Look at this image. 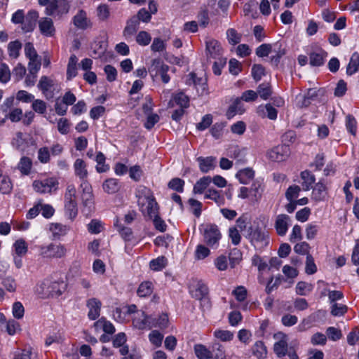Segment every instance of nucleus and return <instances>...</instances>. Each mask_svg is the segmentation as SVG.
I'll return each mask as SVG.
<instances>
[{"mask_svg":"<svg viewBox=\"0 0 359 359\" xmlns=\"http://www.w3.org/2000/svg\"><path fill=\"white\" fill-rule=\"evenodd\" d=\"M248 231L247 238L255 248L262 249L269 245V236L266 230L257 226H250Z\"/></svg>","mask_w":359,"mask_h":359,"instance_id":"f257e3e1","label":"nucleus"},{"mask_svg":"<svg viewBox=\"0 0 359 359\" xmlns=\"http://www.w3.org/2000/svg\"><path fill=\"white\" fill-rule=\"evenodd\" d=\"M203 242L209 248L217 249L222 238V233L215 224H206L203 231Z\"/></svg>","mask_w":359,"mask_h":359,"instance_id":"f03ea898","label":"nucleus"},{"mask_svg":"<svg viewBox=\"0 0 359 359\" xmlns=\"http://www.w3.org/2000/svg\"><path fill=\"white\" fill-rule=\"evenodd\" d=\"M273 351L280 359H283L286 355L289 357V359H299L294 348L288 346L287 338L285 334H283L281 339L274 344Z\"/></svg>","mask_w":359,"mask_h":359,"instance_id":"7ed1b4c3","label":"nucleus"},{"mask_svg":"<svg viewBox=\"0 0 359 359\" xmlns=\"http://www.w3.org/2000/svg\"><path fill=\"white\" fill-rule=\"evenodd\" d=\"M65 247L60 244L50 243L47 246L40 248V254L46 258H62L66 255Z\"/></svg>","mask_w":359,"mask_h":359,"instance_id":"20e7f679","label":"nucleus"},{"mask_svg":"<svg viewBox=\"0 0 359 359\" xmlns=\"http://www.w3.org/2000/svg\"><path fill=\"white\" fill-rule=\"evenodd\" d=\"M58 182L55 178H46L43 180H36L33 182L34 190L41 194L52 193L57 189Z\"/></svg>","mask_w":359,"mask_h":359,"instance_id":"39448f33","label":"nucleus"},{"mask_svg":"<svg viewBox=\"0 0 359 359\" xmlns=\"http://www.w3.org/2000/svg\"><path fill=\"white\" fill-rule=\"evenodd\" d=\"M46 285V293L52 297L60 296L67 290V283L62 279L47 281L43 283Z\"/></svg>","mask_w":359,"mask_h":359,"instance_id":"423d86ee","label":"nucleus"},{"mask_svg":"<svg viewBox=\"0 0 359 359\" xmlns=\"http://www.w3.org/2000/svg\"><path fill=\"white\" fill-rule=\"evenodd\" d=\"M290 154V147L287 144H283L274 147L268 151L269 158L273 161L281 162L287 158Z\"/></svg>","mask_w":359,"mask_h":359,"instance_id":"0eeeda50","label":"nucleus"},{"mask_svg":"<svg viewBox=\"0 0 359 359\" xmlns=\"http://www.w3.org/2000/svg\"><path fill=\"white\" fill-rule=\"evenodd\" d=\"M74 25L79 29L85 30L92 27L90 19L87 17V13L83 9H81L74 16L72 19Z\"/></svg>","mask_w":359,"mask_h":359,"instance_id":"6e6552de","label":"nucleus"},{"mask_svg":"<svg viewBox=\"0 0 359 359\" xmlns=\"http://www.w3.org/2000/svg\"><path fill=\"white\" fill-rule=\"evenodd\" d=\"M39 18V13L36 11H29L24 18L22 24V29L25 32H30L34 30L36 26V20Z\"/></svg>","mask_w":359,"mask_h":359,"instance_id":"1a4fd4ad","label":"nucleus"},{"mask_svg":"<svg viewBox=\"0 0 359 359\" xmlns=\"http://www.w3.org/2000/svg\"><path fill=\"white\" fill-rule=\"evenodd\" d=\"M80 188L82 189V203L86 207H90L93 204V194L91 185L87 180L81 183Z\"/></svg>","mask_w":359,"mask_h":359,"instance_id":"9d476101","label":"nucleus"},{"mask_svg":"<svg viewBox=\"0 0 359 359\" xmlns=\"http://www.w3.org/2000/svg\"><path fill=\"white\" fill-rule=\"evenodd\" d=\"M39 27L41 34L45 36H52L55 34V29L51 18H41L39 21Z\"/></svg>","mask_w":359,"mask_h":359,"instance_id":"9b49d317","label":"nucleus"},{"mask_svg":"<svg viewBox=\"0 0 359 359\" xmlns=\"http://www.w3.org/2000/svg\"><path fill=\"white\" fill-rule=\"evenodd\" d=\"M102 303L96 298H91L87 302V306L89 309L88 316L90 320H96L100 315Z\"/></svg>","mask_w":359,"mask_h":359,"instance_id":"f8f14e48","label":"nucleus"},{"mask_svg":"<svg viewBox=\"0 0 359 359\" xmlns=\"http://www.w3.org/2000/svg\"><path fill=\"white\" fill-rule=\"evenodd\" d=\"M196 160L199 165V169L203 173H207L216 167V158L214 156H199Z\"/></svg>","mask_w":359,"mask_h":359,"instance_id":"ddd939ff","label":"nucleus"},{"mask_svg":"<svg viewBox=\"0 0 359 359\" xmlns=\"http://www.w3.org/2000/svg\"><path fill=\"white\" fill-rule=\"evenodd\" d=\"M136 196L138 198L137 203L142 212H144L142 208L146 201L154 198L151 191L144 186L140 187L137 191Z\"/></svg>","mask_w":359,"mask_h":359,"instance_id":"4468645a","label":"nucleus"},{"mask_svg":"<svg viewBox=\"0 0 359 359\" xmlns=\"http://www.w3.org/2000/svg\"><path fill=\"white\" fill-rule=\"evenodd\" d=\"M290 217L285 214L278 215L275 222V229L279 236H285L288 229Z\"/></svg>","mask_w":359,"mask_h":359,"instance_id":"2eb2a0df","label":"nucleus"},{"mask_svg":"<svg viewBox=\"0 0 359 359\" xmlns=\"http://www.w3.org/2000/svg\"><path fill=\"white\" fill-rule=\"evenodd\" d=\"M139 19L138 18L131 17L126 22V26L125 27L123 31V35L126 39L128 40L131 36H133L139 29Z\"/></svg>","mask_w":359,"mask_h":359,"instance_id":"dca6fc26","label":"nucleus"},{"mask_svg":"<svg viewBox=\"0 0 359 359\" xmlns=\"http://www.w3.org/2000/svg\"><path fill=\"white\" fill-rule=\"evenodd\" d=\"M309 64L312 67H320L324 65L327 53L323 49L311 52L309 54Z\"/></svg>","mask_w":359,"mask_h":359,"instance_id":"f3484780","label":"nucleus"},{"mask_svg":"<svg viewBox=\"0 0 359 359\" xmlns=\"http://www.w3.org/2000/svg\"><path fill=\"white\" fill-rule=\"evenodd\" d=\"M53 86V82L46 76H42L39 80L37 87L41 90L47 99L53 97V92L50 90Z\"/></svg>","mask_w":359,"mask_h":359,"instance_id":"a211bd4d","label":"nucleus"},{"mask_svg":"<svg viewBox=\"0 0 359 359\" xmlns=\"http://www.w3.org/2000/svg\"><path fill=\"white\" fill-rule=\"evenodd\" d=\"M300 177L302 180V186L304 191H308L313 188L316 182V177L311 171L306 170L301 172Z\"/></svg>","mask_w":359,"mask_h":359,"instance_id":"6ab92c4d","label":"nucleus"},{"mask_svg":"<svg viewBox=\"0 0 359 359\" xmlns=\"http://www.w3.org/2000/svg\"><path fill=\"white\" fill-rule=\"evenodd\" d=\"M257 114L262 117L267 116L271 120H276L277 118L278 111L271 104H266L264 106L260 105L257 109Z\"/></svg>","mask_w":359,"mask_h":359,"instance_id":"aec40b11","label":"nucleus"},{"mask_svg":"<svg viewBox=\"0 0 359 359\" xmlns=\"http://www.w3.org/2000/svg\"><path fill=\"white\" fill-rule=\"evenodd\" d=\"M189 76V80L191 81L195 87L197 88L198 92L201 95L208 93L206 79L198 78L194 72L190 73Z\"/></svg>","mask_w":359,"mask_h":359,"instance_id":"412c9836","label":"nucleus"},{"mask_svg":"<svg viewBox=\"0 0 359 359\" xmlns=\"http://www.w3.org/2000/svg\"><path fill=\"white\" fill-rule=\"evenodd\" d=\"M272 51L274 52L276 55L271 56V62L274 66L278 67L280 58L286 54V49L281 43L277 42L274 44Z\"/></svg>","mask_w":359,"mask_h":359,"instance_id":"4be33fe9","label":"nucleus"},{"mask_svg":"<svg viewBox=\"0 0 359 359\" xmlns=\"http://www.w3.org/2000/svg\"><path fill=\"white\" fill-rule=\"evenodd\" d=\"M74 168L75 175L78 176L82 182H83V180H86V179L88 177V171L86 169V164L83 160L77 158L74 162Z\"/></svg>","mask_w":359,"mask_h":359,"instance_id":"5701e85b","label":"nucleus"},{"mask_svg":"<svg viewBox=\"0 0 359 359\" xmlns=\"http://www.w3.org/2000/svg\"><path fill=\"white\" fill-rule=\"evenodd\" d=\"M102 188L106 193L112 194L119 191L121 185L117 179L109 178L103 182Z\"/></svg>","mask_w":359,"mask_h":359,"instance_id":"b1692460","label":"nucleus"},{"mask_svg":"<svg viewBox=\"0 0 359 359\" xmlns=\"http://www.w3.org/2000/svg\"><path fill=\"white\" fill-rule=\"evenodd\" d=\"M209 290L207 285L201 280L198 281L195 288L191 290L192 297L199 299L208 295Z\"/></svg>","mask_w":359,"mask_h":359,"instance_id":"393cba45","label":"nucleus"},{"mask_svg":"<svg viewBox=\"0 0 359 359\" xmlns=\"http://www.w3.org/2000/svg\"><path fill=\"white\" fill-rule=\"evenodd\" d=\"M241 98H236L231 104L226 111V116L229 119L233 117L236 114H243L245 111Z\"/></svg>","mask_w":359,"mask_h":359,"instance_id":"a878e982","label":"nucleus"},{"mask_svg":"<svg viewBox=\"0 0 359 359\" xmlns=\"http://www.w3.org/2000/svg\"><path fill=\"white\" fill-rule=\"evenodd\" d=\"M255 171L250 168H246L240 170L236 175V178L240 183L247 184L251 180L254 178Z\"/></svg>","mask_w":359,"mask_h":359,"instance_id":"bb28decb","label":"nucleus"},{"mask_svg":"<svg viewBox=\"0 0 359 359\" xmlns=\"http://www.w3.org/2000/svg\"><path fill=\"white\" fill-rule=\"evenodd\" d=\"M359 71V53L354 52L350 58L349 62L346 67V74L352 76Z\"/></svg>","mask_w":359,"mask_h":359,"instance_id":"cd10ccee","label":"nucleus"},{"mask_svg":"<svg viewBox=\"0 0 359 359\" xmlns=\"http://www.w3.org/2000/svg\"><path fill=\"white\" fill-rule=\"evenodd\" d=\"M212 182V177L204 176L198 180L194 186L193 192L194 194H201L207 189Z\"/></svg>","mask_w":359,"mask_h":359,"instance_id":"c85d7f7f","label":"nucleus"},{"mask_svg":"<svg viewBox=\"0 0 359 359\" xmlns=\"http://www.w3.org/2000/svg\"><path fill=\"white\" fill-rule=\"evenodd\" d=\"M194 353L198 359H211L213 358V353L208 350L205 346L197 344L194 346Z\"/></svg>","mask_w":359,"mask_h":359,"instance_id":"c756f323","label":"nucleus"},{"mask_svg":"<svg viewBox=\"0 0 359 359\" xmlns=\"http://www.w3.org/2000/svg\"><path fill=\"white\" fill-rule=\"evenodd\" d=\"M77 61L78 59L75 55L73 54L70 56L67 69V80H72L77 75Z\"/></svg>","mask_w":359,"mask_h":359,"instance_id":"7c9ffc66","label":"nucleus"},{"mask_svg":"<svg viewBox=\"0 0 359 359\" xmlns=\"http://www.w3.org/2000/svg\"><path fill=\"white\" fill-rule=\"evenodd\" d=\"M252 354L257 358V359H264L266 357L267 350L264 344L262 341H257L252 347Z\"/></svg>","mask_w":359,"mask_h":359,"instance_id":"2f4dec72","label":"nucleus"},{"mask_svg":"<svg viewBox=\"0 0 359 359\" xmlns=\"http://www.w3.org/2000/svg\"><path fill=\"white\" fill-rule=\"evenodd\" d=\"M143 319H135L133 323L136 327L139 330H144L146 327H152L154 322H151V316H147L144 311L142 312Z\"/></svg>","mask_w":359,"mask_h":359,"instance_id":"473e14b6","label":"nucleus"},{"mask_svg":"<svg viewBox=\"0 0 359 359\" xmlns=\"http://www.w3.org/2000/svg\"><path fill=\"white\" fill-rule=\"evenodd\" d=\"M65 215L73 220L78 214V208L76 201L65 202Z\"/></svg>","mask_w":359,"mask_h":359,"instance_id":"72a5a7b5","label":"nucleus"},{"mask_svg":"<svg viewBox=\"0 0 359 359\" xmlns=\"http://www.w3.org/2000/svg\"><path fill=\"white\" fill-rule=\"evenodd\" d=\"M326 191V187L320 180L318 183L313 186V196L316 201H321L325 197V192Z\"/></svg>","mask_w":359,"mask_h":359,"instance_id":"f704fd0d","label":"nucleus"},{"mask_svg":"<svg viewBox=\"0 0 359 359\" xmlns=\"http://www.w3.org/2000/svg\"><path fill=\"white\" fill-rule=\"evenodd\" d=\"M205 198L214 201L218 205H223L225 203L224 197L215 189H209L205 194Z\"/></svg>","mask_w":359,"mask_h":359,"instance_id":"c9c22d12","label":"nucleus"},{"mask_svg":"<svg viewBox=\"0 0 359 359\" xmlns=\"http://www.w3.org/2000/svg\"><path fill=\"white\" fill-rule=\"evenodd\" d=\"M27 144L26 140L23 138V133L22 132H18L12 140L13 147L21 151H25Z\"/></svg>","mask_w":359,"mask_h":359,"instance_id":"e433bc0d","label":"nucleus"},{"mask_svg":"<svg viewBox=\"0 0 359 359\" xmlns=\"http://www.w3.org/2000/svg\"><path fill=\"white\" fill-rule=\"evenodd\" d=\"M206 50L209 53L210 57H216L220 55V44L215 40H210L206 42Z\"/></svg>","mask_w":359,"mask_h":359,"instance_id":"4c0bfd02","label":"nucleus"},{"mask_svg":"<svg viewBox=\"0 0 359 359\" xmlns=\"http://www.w3.org/2000/svg\"><path fill=\"white\" fill-rule=\"evenodd\" d=\"M166 65L161 59H154L148 68L149 72L152 77L158 76V72Z\"/></svg>","mask_w":359,"mask_h":359,"instance_id":"58836bf2","label":"nucleus"},{"mask_svg":"<svg viewBox=\"0 0 359 359\" xmlns=\"http://www.w3.org/2000/svg\"><path fill=\"white\" fill-rule=\"evenodd\" d=\"M105 156L102 152H97L95 158V161L97 163L96 165V170L99 173L105 172L109 169V166L105 164Z\"/></svg>","mask_w":359,"mask_h":359,"instance_id":"ea45409f","label":"nucleus"},{"mask_svg":"<svg viewBox=\"0 0 359 359\" xmlns=\"http://www.w3.org/2000/svg\"><path fill=\"white\" fill-rule=\"evenodd\" d=\"M13 189V185L10 178L7 176L0 175V193L8 194Z\"/></svg>","mask_w":359,"mask_h":359,"instance_id":"a19ab883","label":"nucleus"},{"mask_svg":"<svg viewBox=\"0 0 359 359\" xmlns=\"http://www.w3.org/2000/svg\"><path fill=\"white\" fill-rule=\"evenodd\" d=\"M95 326H101L103 331L108 334H112L116 331L113 324L111 322L107 321L104 318H101L97 321H96L95 323Z\"/></svg>","mask_w":359,"mask_h":359,"instance_id":"79ce46f5","label":"nucleus"},{"mask_svg":"<svg viewBox=\"0 0 359 359\" xmlns=\"http://www.w3.org/2000/svg\"><path fill=\"white\" fill-rule=\"evenodd\" d=\"M32 165L31 159L28 157L23 156L20 158V161L18 165V170L23 175H28L30 172Z\"/></svg>","mask_w":359,"mask_h":359,"instance_id":"37998d69","label":"nucleus"},{"mask_svg":"<svg viewBox=\"0 0 359 359\" xmlns=\"http://www.w3.org/2000/svg\"><path fill=\"white\" fill-rule=\"evenodd\" d=\"M166 258L164 256H161L152 259L149 263V266L151 270L161 271L166 266Z\"/></svg>","mask_w":359,"mask_h":359,"instance_id":"c03bdc74","label":"nucleus"},{"mask_svg":"<svg viewBox=\"0 0 359 359\" xmlns=\"http://www.w3.org/2000/svg\"><path fill=\"white\" fill-rule=\"evenodd\" d=\"M229 259L231 268H234L242 260V252L238 248L232 249L229 255Z\"/></svg>","mask_w":359,"mask_h":359,"instance_id":"a18cd8bd","label":"nucleus"},{"mask_svg":"<svg viewBox=\"0 0 359 359\" xmlns=\"http://www.w3.org/2000/svg\"><path fill=\"white\" fill-rule=\"evenodd\" d=\"M13 248L15 249V254L19 257L25 255L28 250L27 243L22 238L17 240L14 243Z\"/></svg>","mask_w":359,"mask_h":359,"instance_id":"49530a36","label":"nucleus"},{"mask_svg":"<svg viewBox=\"0 0 359 359\" xmlns=\"http://www.w3.org/2000/svg\"><path fill=\"white\" fill-rule=\"evenodd\" d=\"M257 95L264 100H267L271 95L272 90L269 83H262L257 87Z\"/></svg>","mask_w":359,"mask_h":359,"instance_id":"de8ad7c7","label":"nucleus"},{"mask_svg":"<svg viewBox=\"0 0 359 359\" xmlns=\"http://www.w3.org/2000/svg\"><path fill=\"white\" fill-rule=\"evenodd\" d=\"M184 181L179 177L172 178L168 184L169 189L179 193L184 191Z\"/></svg>","mask_w":359,"mask_h":359,"instance_id":"09e8293b","label":"nucleus"},{"mask_svg":"<svg viewBox=\"0 0 359 359\" xmlns=\"http://www.w3.org/2000/svg\"><path fill=\"white\" fill-rule=\"evenodd\" d=\"M97 16L100 21H107L110 17L109 7L107 4H100L97 8Z\"/></svg>","mask_w":359,"mask_h":359,"instance_id":"8fccbe9b","label":"nucleus"},{"mask_svg":"<svg viewBox=\"0 0 359 359\" xmlns=\"http://www.w3.org/2000/svg\"><path fill=\"white\" fill-rule=\"evenodd\" d=\"M173 100L182 109L187 108L189 106V98L183 92L175 94Z\"/></svg>","mask_w":359,"mask_h":359,"instance_id":"3c124183","label":"nucleus"},{"mask_svg":"<svg viewBox=\"0 0 359 359\" xmlns=\"http://www.w3.org/2000/svg\"><path fill=\"white\" fill-rule=\"evenodd\" d=\"M210 254V250L208 245L205 246V245L199 244L196 246L194 255L196 259L201 260L208 257Z\"/></svg>","mask_w":359,"mask_h":359,"instance_id":"603ef678","label":"nucleus"},{"mask_svg":"<svg viewBox=\"0 0 359 359\" xmlns=\"http://www.w3.org/2000/svg\"><path fill=\"white\" fill-rule=\"evenodd\" d=\"M22 48V43L16 40L11 41L8 45V50L9 56L11 57L17 58L20 55V50Z\"/></svg>","mask_w":359,"mask_h":359,"instance_id":"864d4df0","label":"nucleus"},{"mask_svg":"<svg viewBox=\"0 0 359 359\" xmlns=\"http://www.w3.org/2000/svg\"><path fill=\"white\" fill-rule=\"evenodd\" d=\"M146 203H147V215L149 218L152 219L155 217V215H158V205L156 201L155 198L146 201Z\"/></svg>","mask_w":359,"mask_h":359,"instance_id":"5fc2aeb1","label":"nucleus"},{"mask_svg":"<svg viewBox=\"0 0 359 359\" xmlns=\"http://www.w3.org/2000/svg\"><path fill=\"white\" fill-rule=\"evenodd\" d=\"M151 41V36L146 31H140L136 35V42L140 46H146L150 43Z\"/></svg>","mask_w":359,"mask_h":359,"instance_id":"6e6d98bb","label":"nucleus"},{"mask_svg":"<svg viewBox=\"0 0 359 359\" xmlns=\"http://www.w3.org/2000/svg\"><path fill=\"white\" fill-rule=\"evenodd\" d=\"M137 293L140 297H145L150 295L152 293L151 283H142L137 289Z\"/></svg>","mask_w":359,"mask_h":359,"instance_id":"4d7b16f0","label":"nucleus"},{"mask_svg":"<svg viewBox=\"0 0 359 359\" xmlns=\"http://www.w3.org/2000/svg\"><path fill=\"white\" fill-rule=\"evenodd\" d=\"M263 191L264 188L262 184L259 181L254 182L250 187V194L253 195L257 201L262 197Z\"/></svg>","mask_w":359,"mask_h":359,"instance_id":"13d9d810","label":"nucleus"},{"mask_svg":"<svg viewBox=\"0 0 359 359\" xmlns=\"http://www.w3.org/2000/svg\"><path fill=\"white\" fill-rule=\"evenodd\" d=\"M348 311V307L345 304L334 303L331 306V314L333 316H344Z\"/></svg>","mask_w":359,"mask_h":359,"instance_id":"bf43d9fd","label":"nucleus"},{"mask_svg":"<svg viewBox=\"0 0 359 359\" xmlns=\"http://www.w3.org/2000/svg\"><path fill=\"white\" fill-rule=\"evenodd\" d=\"M151 322H154L153 327H158L160 329H165L168 325V316L166 313H162L157 319L151 317Z\"/></svg>","mask_w":359,"mask_h":359,"instance_id":"052dcab7","label":"nucleus"},{"mask_svg":"<svg viewBox=\"0 0 359 359\" xmlns=\"http://www.w3.org/2000/svg\"><path fill=\"white\" fill-rule=\"evenodd\" d=\"M346 127L347 130L353 135H355L357 131V122L354 116L348 114L346 117Z\"/></svg>","mask_w":359,"mask_h":359,"instance_id":"680f3d73","label":"nucleus"},{"mask_svg":"<svg viewBox=\"0 0 359 359\" xmlns=\"http://www.w3.org/2000/svg\"><path fill=\"white\" fill-rule=\"evenodd\" d=\"M32 102V108L35 112L40 114H43L46 113L47 104L43 100L39 99H34Z\"/></svg>","mask_w":359,"mask_h":359,"instance_id":"e2e57ef3","label":"nucleus"},{"mask_svg":"<svg viewBox=\"0 0 359 359\" xmlns=\"http://www.w3.org/2000/svg\"><path fill=\"white\" fill-rule=\"evenodd\" d=\"M301 188L298 185L290 186L285 192V198L287 201H295L299 196Z\"/></svg>","mask_w":359,"mask_h":359,"instance_id":"0e129e2a","label":"nucleus"},{"mask_svg":"<svg viewBox=\"0 0 359 359\" xmlns=\"http://www.w3.org/2000/svg\"><path fill=\"white\" fill-rule=\"evenodd\" d=\"M312 290V285L304 281L299 282L296 285V293L301 296H305Z\"/></svg>","mask_w":359,"mask_h":359,"instance_id":"69168bd1","label":"nucleus"},{"mask_svg":"<svg viewBox=\"0 0 359 359\" xmlns=\"http://www.w3.org/2000/svg\"><path fill=\"white\" fill-rule=\"evenodd\" d=\"M317 271V266L314 262V259L311 254H307L306 260V268L305 272L311 275L315 273Z\"/></svg>","mask_w":359,"mask_h":359,"instance_id":"338daca9","label":"nucleus"},{"mask_svg":"<svg viewBox=\"0 0 359 359\" xmlns=\"http://www.w3.org/2000/svg\"><path fill=\"white\" fill-rule=\"evenodd\" d=\"M227 39L230 44L236 45L240 43L241 35L236 29L230 28L226 31Z\"/></svg>","mask_w":359,"mask_h":359,"instance_id":"774afa93","label":"nucleus"}]
</instances>
